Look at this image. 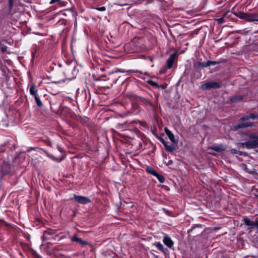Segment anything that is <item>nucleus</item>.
<instances>
[{"instance_id": "obj_1", "label": "nucleus", "mask_w": 258, "mask_h": 258, "mask_svg": "<svg viewBox=\"0 0 258 258\" xmlns=\"http://www.w3.org/2000/svg\"><path fill=\"white\" fill-rule=\"evenodd\" d=\"M248 137L252 140L242 143V146L245 147L248 149L258 147V135L255 136L254 134H249L248 135Z\"/></svg>"}, {"instance_id": "obj_6", "label": "nucleus", "mask_w": 258, "mask_h": 258, "mask_svg": "<svg viewBox=\"0 0 258 258\" xmlns=\"http://www.w3.org/2000/svg\"><path fill=\"white\" fill-rule=\"evenodd\" d=\"M175 57L176 54L173 53L171 54L167 59L166 63L168 69H171L172 67Z\"/></svg>"}, {"instance_id": "obj_26", "label": "nucleus", "mask_w": 258, "mask_h": 258, "mask_svg": "<svg viewBox=\"0 0 258 258\" xmlns=\"http://www.w3.org/2000/svg\"><path fill=\"white\" fill-rule=\"evenodd\" d=\"M58 2H59V0H51L50 4H52Z\"/></svg>"}, {"instance_id": "obj_7", "label": "nucleus", "mask_w": 258, "mask_h": 258, "mask_svg": "<svg viewBox=\"0 0 258 258\" xmlns=\"http://www.w3.org/2000/svg\"><path fill=\"white\" fill-rule=\"evenodd\" d=\"M71 241L73 242H76L82 245H86L88 244V242L86 241L82 240L81 238H79L77 235H74L71 238Z\"/></svg>"}, {"instance_id": "obj_27", "label": "nucleus", "mask_w": 258, "mask_h": 258, "mask_svg": "<svg viewBox=\"0 0 258 258\" xmlns=\"http://www.w3.org/2000/svg\"><path fill=\"white\" fill-rule=\"evenodd\" d=\"M160 141L164 145V146L166 145V142L163 139H161Z\"/></svg>"}, {"instance_id": "obj_10", "label": "nucleus", "mask_w": 258, "mask_h": 258, "mask_svg": "<svg viewBox=\"0 0 258 258\" xmlns=\"http://www.w3.org/2000/svg\"><path fill=\"white\" fill-rule=\"evenodd\" d=\"M219 63V62L218 61L208 60L207 61L201 63L200 66L203 67H207L211 65L214 66Z\"/></svg>"}, {"instance_id": "obj_28", "label": "nucleus", "mask_w": 258, "mask_h": 258, "mask_svg": "<svg viewBox=\"0 0 258 258\" xmlns=\"http://www.w3.org/2000/svg\"><path fill=\"white\" fill-rule=\"evenodd\" d=\"M9 4H10V6L11 7H12V6H13V1H12V0H9Z\"/></svg>"}, {"instance_id": "obj_22", "label": "nucleus", "mask_w": 258, "mask_h": 258, "mask_svg": "<svg viewBox=\"0 0 258 258\" xmlns=\"http://www.w3.org/2000/svg\"><path fill=\"white\" fill-rule=\"evenodd\" d=\"M242 99V97H237V96H235V97H233L231 98V100L233 102H236V101H240V100H241Z\"/></svg>"}, {"instance_id": "obj_9", "label": "nucleus", "mask_w": 258, "mask_h": 258, "mask_svg": "<svg viewBox=\"0 0 258 258\" xmlns=\"http://www.w3.org/2000/svg\"><path fill=\"white\" fill-rule=\"evenodd\" d=\"M253 125V124L250 122H241L236 125L234 126L235 130H238L241 128H244L249 126H251Z\"/></svg>"}, {"instance_id": "obj_11", "label": "nucleus", "mask_w": 258, "mask_h": 258, "mask_svg": "<svg viewBox=\"0 0 258 258\" xmlns=\"http://www.w3.org/2000/svg\"><path fill=\"white\" fill-rule=\"evenodd\" d=\"M141 101L146 106H148L150 107H153V105L152 103L146 98L143 97H139Z\"/></svg>"}, {"instance_id": "obj_3", "label": "nucleus", "mask_w": 258, "mask_h": 258, "mask_svg": "<svg viewBox=\"0 0 258 258\" xmlns=\"http://www.w3.org/2000/svg\"><path fill=\"white\" fill-rule=\"evenodd\" d=\"M222 86L221 82H208L203 84L201 86V88L203 90H210L211 89H218Z\"/></svg>"}, {"instance_id": "obj_25", "label": "nucleus", "mask_w": 258, "mask_h": 258, "mask_svg": "<svg viewBox=\"0 0 258 258\" xmlns=\"http://www.w3.org/2000/svg\"><path fill=\"white\" fill-rule=\"evenodd\" d=\"M149 83L150 85H151L153 86H158L157 83L153 81H150L149 82Z\"/></svg>"}, {"instance_id": "obj_17", "label": "nucleus", "mask_w": 258, "mask_h": 258, "mask_svg": "<svg viewBox=\"0 0 258 258\" xmlns=\"http://www.w3.org/2000/svg\"><path fill=\"white\" fill-rule=\"evenodd\" d=\"M154 245L158 248V249L162 252H164L163 245L160 242H155Z\"/></svg>"}, {"instance_id": "obj_2", "label": "nucleus", "mask_w": 258, "mask_h": 258, "mask_svg": "<svg viewBox=\"0 0 258 258\" xmlns=\"http://www.w3.org/2000/svg\"><path fill=\"white\" fill-rule=\"evenodd\" d=\"M234 14L237 17L245 19L248 22L258 21V15L257 14L238 12L234 13Z\"/></svg>"}, {"instance_id": "obj_14", "label": "nucleus", "mask_w": 258, "mask_h": 258, "mask_svg": "<svg viewBox=\"0 0 258 258\" xmlns=\"http://www.w3.org/2000/svg\"><path fill=\"white\" fill-rule=\"evenodd\" d=\"M231 13L229 12H227V13H225L222 17L220 18H218V19H216V21H217V22L221 24H222L224 22H226V21L225 20L226 17L227 16L229 15V14H230Z\"/></svg>"}, {"instance_id": "obj_21", "label": "nucleus", "mask_w": 258, "mask_h": 258, "mask_svg": "<svg viewBox=\"0 0 258 258\" xmlns=\"http://www.w3.org/2000/svg\"><path fill=\"white\" fill-rule=\"evenodd\" d=\"M34 98H35V102H36L37 105L39 107L42 106V102H41V101L40 100V97H39V95L34 96Z\"/></svg>"}, {"instance_id": "obj_30", "label": "nucleus", "mask_w": 258, "mask_h": 258, "mask_svg": "<svg viewBox=\"0 0 258 258\" xmlns=\"http://www.w3.org/2000/svg\"><path fill=\"white\" fill-rule=\"evenodd\" d=\"M256 229H257V233H258V223H257V224H256Z\"/></svg>"}, {"instance_id": "obj_19", "label": "nucleus", "mask_w": 258, "mask_h": 258, "mask_svg": "<svg viewBox=\"0 0 258 258\" xmlns=\"http://www.w3.org/2000/svg\"><path fill=\"white\" fill-rule=\"evenodd\" d=\"M128 124V121L124 122L123 123H118L117 124V127L118 129L121 130H126V128H125V126L126 125V124Z\"/></svg>"}, {"instance_id": "obj_5", "label": "nucleus", "mask_w": 258, "mask_h": 258, "mask_svg": "<svg viewBox=\"0 0 258 258\" xmlns=\"http://www.w3.org/2000/svg\"><path fill=\"white\" fill-rule=\"evenodd\" d=\"M163 242L165 245L169 248H172L174 245V242L171 239V238L166 234H164Z\"/></svg>"}, {"instance_id": "obj_20", "label": "nucleus", "mask_w": 258, "mask_h": 258, "mask_svg": "<svg viewBox=\"0 0 258 258\" xmlns=\"http://www.w3.org/2000/svg\"><path fill=\"white\" fill-rule=\"evenodd\" d=\"M154 176L157 177L160 182L163 183L164 182L165 179L163 175L159 174L157 172Z\"/></svg>"}, {"instance_id": "obj_16", "label": "nucleus", "mask_w": 258, "mask_h": 258, "mask_svg": "<svg viewBox=\"0 0 258 258\" xmlns=\"http://www.w3.org/2000/svg\"><path fill=\"white\" fill-rule=\"evenodd\" d=\"M257 118H258V115H255L254 114L251 113L249 115L244 116L242 117L240 119L242 121H245L248 120L249 118L254 119Z\"/></svg>"}, {"instance_id": "obj_12", "label": "nucleus", "mask_w": 258, "mask_h": 258, "mask_svg": "<svg viewBox=\"0 0 258 258\" xmlns=\"http://www.w3.org/2000/svg\"><path fill=\"white\" fill-rule=\"evenodd\" d=\"M30 94L34 96L38 95L37 94V90L36 88L35 85L32 83L30 87Z\"/></svg>"}, {"instance_id": "obj_15", "label": "nucleus", "mask_w": 258, "mask_h": 258, "mask_svg": "<svg viewBox=\"0 0 258 258\" xmlns=\"http://www.w3.org/2000/svg\"><path fill=\"white\" fill-rule=\"evenodd\" d=\"M243 221L245 223V224L247 226H253V225H256V224H257V223H255L254 222L252 221H251L248 217H243Z\"/></svg>"}, {"instance_id": "obj_29", "label": "nucleus", "mask_w": 258, "mask_h": 258, "mask_svg": "<svg viewBox=\"0 0 258 258\" xmlns=\"http://www.w3.org/2000/svg\"><path fill=\"white\" fill-rule=\"evenodd\" d=\"M118 72H121V73H124V72H125V71H122V70H118Z\"/></svg>"}, {"instance_id": "obj_24", "label": "nucleus", "mask_w": 258, "mask_h": 258, "mask_svg": "<svg viewBox=\"0 0 258 258\" xmlns=\"http://www.w3.org/2000/svg\"><path fill=\"white\" fill-rule=\"evenodd\" d=\"M96 10L99 11L103 12V11H105L106 10V8H105V7L102 6V7H101L97 8Z\"/></svg>"}, {"instance_id": "obj_4", "label": "nucleus", "mask_w": 258, "mask_h": 258, "mask_svg": "<svg viewBox=\"0 0 258 258\" xmlns=\"http://www.w3.org/2000/svg\"><path fill=\"white\" fill-rule=\"evenodd\" d=\"M74 199L76 202L82 204H87L91 202L89 198L81 196L74 195Z\"/></svg>"}, {"instance_id": "obj_18", "label": "nucleus", "mask_w": 258, "mask_h": 258, "mask_svg": "<svg viewBox=\"0 0 258 258\" xmlns=\"http://www.w3.org/2000/svg\"><path fill=\"white\" fill-rule=\"evenodd\" d=\"M146 171L153 175H155L157 172L151 167L148 166L146 169Z\"/></svg>"}, {"instance_id": "obj_13", "label": "nucleus", "mask_w": 258, "mask_h": 258, "mask_svg": "<svg viewBox=\"0 0 258 258\" xmlns=\"http://www.w3.org/2000/svg\"><path fill=\"white\" fill-rule=\"evenodd\" d=\"M165 132L166 135L168 136V137L170 139V140L172 142H173V143L175 142L174 136L173 134L169 130H168L167 128H165Z\"/></svg>"}, {"instance_id": "obj_31", "label": "nucleus", "mask_w": 258, "mask_h": 258, "mask_svg": "<svg viewBox=\"0 0 258 258\" xmlns=\"http://www.w3.org/2000/svg\"><path fill=\"white\" fill-rule=\"evenodd\" d=\"M38 258H42V257L41 256H40V255H38Z\"/></svg>"}, {"instance_id": "obj_32", "label": "nucleus", "mask_w": 258, "mask_h": 258, "mask_svg": "<svg viewBox=\"0 0 258 258\" xmlns=\"http://www.w3.org/2000/svg\"><path fill=\"white\" fill-rule=\"evenodd\" d=\"M150 60L152 61V58H150Z\"/></svg>"}, {"instance_id": "obj_23", "label": "nucleus", "mask_w": 258, "mask_h": 258, "mask_svg": "<svg viewBox=\"0 0 258 258\" xmlns=\"http://www.w3.org/2000/svg\"><path fill=\"white\" fill-rule=\"evenodd\" d=\"M166 150L168 151H172L173 150V147L172 146H168L167 144L164 146Z\"/></svg>"}, {"instance_id": "obj_8", "label": "nucleus", "mask_w": 258, "mask_h": 258, "mask_svg": "<svg viewBox=\"0 0 258 258\" xmlns=\"http://www.w3.org/2000/svg\"><path fill=\"white\" fill-rule=\"evenodd\" d=\"M209 149H212L215 151L220 152L225 151L226 149V147L223 145H218L210 147Z\"/></svg>"}]
</instances>
